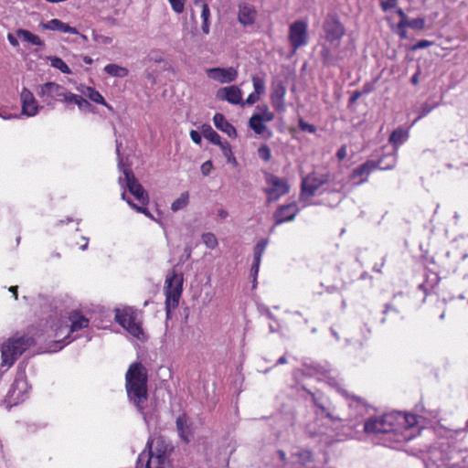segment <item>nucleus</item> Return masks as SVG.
I'll use <instances>...</instances> for the list:
<instances>
[{
  "label": "nucleus",
  "instance_id": "obj_3",
  "mask_svg": "<svg viewBox=\"0 0 468 468\" xmlns=\"http://www.w3.org/2000/svg\"><path fill=\"white\" fill-rule=\"evenodd\" d=\"M35 344L32 336L16 334L2 346L3 365L11 367L15 361L31 346Z\"/></svg>",
  "mask_w": 468,
  "mask_h": 468
},
{
  "label": "nucleus",
  "instance_id": "obj_62",
  "mask_svg": "<svg viewBox=\"0 0 468 468\" xmlns=\"http://www.w3.org/2000/svg\"><path fill=\"white\" fill-rule=\"evenodd\" d=\"M420 70L418 69L417 72L411 77L410 79V82L413 84V85H418L419 84V78H420Z\"/></svg>",
  "mask_w": 468,
  "mask_h": 468
},
{
  "label": "nucleus",
  "instance_id": "obj_41",
  "mask_svg": "<svg viewBox=\"0 0 468 468\" xmlns=\"http://www.w3.org/2000/svg\"><path fill=\"white\" fill-rule=\"evenodd\" d=\"M438 104H430L428 102H425L423 103L420 108L419 109V116L418 118L414 121V122H416L418 120L425 117L426 115H428L434 108L437 107Z\"/></svg>",
  "mask_w": 468,
  "mask_h": 468
},
{
  "label": "nucleus",
  "instance_id": "obj_49",
  "mask_svg": "<svg viewBox=\"0 0 468 468\" xmlns=\"http://www.w3.org/2000/svg\"><path fill=\"white\" fill-rule=\"evenodd\" d=\"M169 3L173 8V10L180 14L184 10V1L183 0H169Z\"/></svg>",
  "mask_w": 468,
  "mask_h": 468
},
{
  "label": "nucleus",
  "instance_id": "obj_2",
  "mask_svg": "<svg viewBox=\"0 0 468 468\" xmlns=\"http://www.w3.org/2000/svg\"><path fill=\"white\" fill-rule=\"evenodd\" d=\"M147 451L140 453L136 468H167L169 456L173 450L170 443L161 437L149 440L146 444Z\"/></svg>",
  "mask_w": 468,
  "mask_h": 468
},
{
  "label": "nucleus",
  "instance_id": "obj_18",
  "mask_svg": "<svg viewBox=\"0 0 468 468\" xmlns=\"http://www.w3.org/2000/svg\"><path fill=\"white\" fill-rule=\"evenodd\" d=\"M255 16L256 11L251 5L248 4L239 5V20L240 24L245 27L250 26L254 22Z\"/></svg>",
  "mask_w": 468,
  "mask_h": 468
},
{
  "label": "nucleus",
  "instance_id": "obj_38",
  "mask_svg": "<svg viewBox=\"0 0 468 468\" xmlns=\"http://www.w3.org/2000/svg\"><path fill=\"white\" fill-rule=\"evenodd\" d=\"M133 336L136 337L137 339H143L144 335L143 332V329L141 327L140 323L134 321L126 329Z\"/></svg>",
  "mask_w": 468,
  "mask_h": 468
},
{
  "label": "nucleus",
  "instance_id": "obj_54",
  "mask_svg": "<svg viewBox=\"0 0 468 468\" xmlns=\"http://www.w3.org/2000/svg\"><path fill=\"white\" fill-rule=\"evenodd\" d=\"M306 27H307V25H306L305 22H303V21H296V22H294L293 24H292L290 26L289 29L300 30V29H306Z\"/></svg>",
  "mask_w": 468,
  "mask_h": 468
},
{
  "label": "nucleus",
  "instance_id": "obj_39",
  "mask_svg": "<svg viewBox=\"0 0 468 468\" xmlns=\"http://www.w3.org/2000/svg\"><path fill=\"white\" fill-rule=\"evenodd\" d=\"M252 83L254 88V93H256L259 97L265 92V81L263 79L253 76Z\"/></svg>",
  "mask_w": 468,
  "mask_h": 468
},
{
  "label": "nucleus",
  "instance_id": "obj_10",
  "mask_svg": "<svg viewBox=\"0 0 468 468\" xmlns=\"http://www.w3.org/2000/svg\"><path fill=\"white\" fill-rule=\"evenodd\" d=\"M266 182L270 186V187L265 190L268 202L276 201L289 192L290 187L287 181L283 178H280L273 175H268Z\"/></svg>",
  "mask_w": 468,
  "mask_h": 468
},
{
  "label": "nucleus",
  "instance_id": "obj_5",
  "mask_svg": "<svg viewBox=\"0 0 468 468\" xmlns=\"http://www.w3.org/2000/svg\"><path fill=\"white\" fill-rule=\"evenodd\" d=\"M364 431L368 434H393L394 440L400 441L397 433V422L394 413L368 419L364 425Z\"/></svg>",
  "mask_w": 468,
  "mask_h": 468
},
{
  "label": "nucleus",
  "instance_id": "obj_15",
  "mask_svg": "<svg viewBox=\"0 0 468 468\" xmlns=\"http://www.w3.org/2000/svg\"><path fill=\"white\" fill-rule=\"evenodd\" d=\"M298 212L299 208L295 203L281 206L273 215L275 225L293 220Z\"/></svg>",
  "mask_w": 468,
  "mask_h": 468
},
{
  "label": "nucleus",
  "instance_id": "obj_64",
  "mask_svg": "<svg viewBox=\"0 0 468 468\" xmlns=\"http://www.w3.org/2000/svg\"><path fill=\"white\" fill-rule=\"evenodd\" d=\"M362 94H363V92H362V91L356 90V91L352 94V96H351V98H350V101H351V102H355L356 100H358V99L360 98V96H361Z\"/></svg>",
  "mask_w": 468,
  "mask_h": 468
},
{
  "label": "nucleus",
  "instance_id": "obj_26",
  "mask_svg": "<svg viewBox=\"0 0 468 468\" xmlns=\"http://www.w3.org/2000/svg\"><path fill=\"white\" fill-rule=\"evenodd\" d=\"M264 121H262L258 115H252L250 118L249 125L254 131L255 133L261 135L266 131V125L264 124Z\"/></svg>",
  "mask_w": 468,
  "mask_h": 468
},
{
  "label": "nucleus",
  "instance_id": "obj_8",
  "mask_svg": "<svg viewBox=\"0 0 468 468\" xmlns=\"http://www.w3.org/2000/svg\"><path fill=\"white\" fill-rule=\"evenodd\" d=\"M65 87L53 81L46 82L36 89L37 95L48 106H54L56 101H60L64 95Z\"/></svg>",
  "mask_w": 468,
  "mask_h": 468
},
{
  "label": "nucleus",
  "instance_id": "obj_11",
  "mask_svg": "<svg viewBox=\"0 0 468 468\" xmlns=\"http://www.w3.org/2000/svg\"><path fill=\"white\" fill-rule=\"evenodd\" d=\"M329 180L327 175H317L315 173L308 175L302 182V197H314L320 186L326 184Z\"/></svg>",
  "mask_w": 468,
  "mask_h": 468
},
{
  "label": "nucleus",
  "instance_id": "obj_21",
  "mask_svg": "<svg viewBox=\"0 0 468 468\" xmlns=\"http://www.w3.org/2000/svg\"><path fill=\"white\" fill-rule=\"evenodd\" d=\"M394 415L396 416L397 433H399L402 428L413 427L417 423L416 416L413 414L396 412Z\"/></svg>",
  "mask_w": 468,
  "mask_h": 468
},
{
  "label": "nucleus",
  "instance_id": "obj_25",
  "mask_svg": "<svg viewBox=\"0 0 468 468\" xmlns=\"http://www.w3.org/2000/svg\"><path fill=\"white\" fill-rule=\"evenodd\" d=\"M104 71L112 76L116 78H125L129 74V70L125 67H122L117 64H108L104 67Z\"/></svg>",
  "mask_w": 468,
  "mask_h": 468
},
{
  "label": "nucleus",
  "instance_id": "obj_32",
  "mask_svg": "<svg viewBox=\"0 0 468 468\" xmlns=\"http://www.w3.org/2000/svg\"><path fill=\"white\" fill-rule=\"evenodd\" d=\"M17 36L22 40L30 42L33 45L39 46L42 44L40 38L30 31H17Z\"/></svg>",
  "mask_w": 468,
  "mask_h": 468
},
{
  "label": "nucleus",
  "instance_id": "obj_42",
  "mask_svg": "<svg viewBox=\"0 0 468 468\" xmlns=\"http://www.w3.org/2000/svg\"><path fill=\"white\" fill-rule=\"evenodd\" d=\"M295 457L297 459L296 462H298L302 464H306L312 461V453H311V452L306 451V450L300 451L295 455Z\"/></svg>",
  "mask_w": 468,
  "mask_h": 468
},
{
  "label": "nucleus",
  "instance_id": "obj_35",
  "mask_svg": "<svg viewBox=\"0 0 468 468\" xmlns=\"http://www.w3.org/2000/svg\"><path fill=\"white\" fill-rule=\"evenodd\" d=\"M201 239L208 249H215L218 245L216 236L211 232L202 234Z\"/></svg>",
  "mask_w": 468,
  "mask_h": 468
},
{
  "label": "nucleus",
  "instance_id": "obj_47",
  "mask_svg": "<svg viewBox=\"0 0 468 468\" xmlns=\"http://www.w3.org/2000/svg\"><path fill=\"white\" fill-rule=\"evenodd\" d=\"M76 105L81 112H86L90 108V103L85 100L82 95H79Z\"/></svg>",
  "mask_w": 468,
  "mask_h": 468
},
{
  "label": "nucleus",
  "instance_id": "obj_48",
  "mask_svg": "<svg viewBox=\"0 0 468 468\" xmlns=\"http://www.w3.org/2000/svg\"><path fill=\"white\" fill-rule=\"evenodd\" d=\"M314 403L321 410L322 413L325 414V416L327 418H329L331 420H333V421H340L341 420V418L334 416L331 412H329L327 410V409L324 406L319 404L316 401V399H314Z\"/></svg>",
  "mask_w": 468,
  "mask_h": 468
},
{
  "label": "nucleus",
  "instance_id": "obj_52",
  "mask_svg": "<svg viewBox=\"0 0 468 468\" xmlns=\"http://www.w3.org/2000/svg\"><path fill=\"white\" fill-rule=\"evenodd\" d=\"M212 162L211 161H206L205 163L202 164L201 165V173L204 175V176H208L212 170Z\"/></svg>",
  "mask_w": 468,
  "mask_h": 468
},
{
  "label": "nucleus",
  "instance_id": "obj_9",
  "mask_svg": "<svg viewBox=\"0 0 468 468\" xmlns=\"http://www.w3.org/2000/svg\"><path fill=\"white\" fill-rule=\"evenodd\" d=\"M28 389L29 386L25 374L23 372L18 373L7 391L6 399L8 402L16 405L24 401L28 393Z\"/></svg>",
  "mask_w": 468,
  "mask_h": 468
},
{
  "label": "nucleus",
  "instance_id": "obj_7",
  "mask_svg": "<svg viewBox=\"0 0 468 468\" xmlns=\"http://www.w3.org/2000/svg\"><path fill=\"white\" fill-rule=\"evenodd\" d=\"M119 169L122 171L124 178L120 177L119 182L122 185L125 181V186L129 192L144 206L149 203V196L144 189L143 186L138 182L131 169L124 167L122 160H119Z\"/></svg>",
  "mask_w": 468,
  "mask_h": 468
},
{
  "label": "nucleus",
  "instance_id": "obj_46",
  "mask_svg": "<svg viewBox=\"0 0 468 468\" xmlns=\"http://www.w3.org/2000/svg\"><path fill=\"white\" fill-rule=\"evenodd\" d=\"M326 381L330 386L336 388L338 389V391L341 392L344 396L348 397L347 392L346 390L340 388L339 381L335 377H333L331 375L327 376Z\"/></svg>",
  "mask_w": 468,
  "mask_h": 468
},
{
  "label": "nucleus",
  "instance_id": "obj_19",
  "mask_svg": "<svg viewBox=\"0 0 468 468\" xmlns=\"http://www.w3.org/2000/svg\"><path fill=\"white\" fill-rule=\"evenodd\" d=\"M398 15L399 16V29L401 27H411L412 29H422L424 27V19L423 18H415L409 20L405 13L401 10H398Z\"/></svg>",
  "mask_w": 468,
  "mask_h": 468
},
{
  "label": "nucleus",
  "instance_id": "obj_33",
  "mask_svg": "<svg viewBox=\"0 0 468 468\" xmlns=\"http://www.w3.org/2000/svg\"><path fill=\"white\" fill-rule=\"evenodd\" d=\"M49 59L50 64L53 68H56L66 74L71 73V70L69 69V66L60 58L52 57Z\"/></svg>",
  "mask_w": 468,
  "mask_h": 468
},
{
  "label": "nucleus",
  "instance_id": "obj_55",
  "mask_svg": "<svg viewBox=\"0 0 468 468\" xmlns=\"http://www.w3.org/2000/svg\"><path fill=\"white\" fill-rule=\"evenodd\" d=\"M190 138L197 144H199L202 140L201 134L197 131H195V130H192L190 132Z\"/></svg>",
  "mask_w": 468,
  "mask_h": 468
},
{
  "label": "nucleus",
  "instance_id": "obj_58",
  "mask_svg": "<svg viewBox=\"0 0 468 468\" xmlns=\"http://www.w3.org/2000/svg\"><path fill=\"white\" fill-rule=\"evenodd\" d=\"M259 99H260V97L256 93L252 92V93H250L248 96V98H247L246 101L244 102V104L246 103V104H249V105H252L255 102H257L259 101Z\"/></svg>",
  "mask_w": 468,
  "mask_h": 468
},
{
  "label": "nucleus",
  "instance_id": "obj_6",
  "mask_svg": "<svg viewBox=\"0 0 468 468\" xmlns=\"http://www.w3.org/2000/svg\"><path fill=\"white\" fill-rule=\"evenodd\" d=\"M390 163L383 165L384 159L378 161H367L355 168L350 176L351 180L354 181L355 185H360L367 181L369 175L375 169L388 170L392 169L396 165V154H392L390 156Z\"/></svg>",
  "mask_w": 468,
  "mask_h": 468
},
{
  "label": "nucleus",
  "instance_id": "obj_53",
  "mask_svg": "<svg viewBox=\"0 0 468 468\" xmlns=\"http://www.w3.org/2000/svg\"><path fill=\"white\" fill-rule=\"evenodd\" d=\"M355 405L365 407L366 406V402L360 397L352 396L351 397L350 406L352 407V406H355Z\"/></svg>",
  "mask_w": 468,
  "mask_h": 468
},
{
  "label": "nucleus",
  "instance_id": "obj_37",
  "mask_svg": "<svg viewBox=\"0 0 468 468\" xmlns=\"http://www.w3.org/2000/svg\"><path fill=\"white\" fill-rule=\"evenodd\" d=\"M43 27V29H75L74 27H71L69 25L64 24L58 19L50 20L48 24H44Z\"/></svg>",
  "mask_w": 468,
  "mask_h": 468
},
{
  "label": "nucleus",
  "instance_id": "obj_20",
  "mask_svg": "<svg viewBox=\"0 0 468 468\" xmlns=\"http://www.w3.org/2000/svg\"><path fill=\"white\" fill-rule=\"evenodd\" d=\"M409 138V133L402 129L398 128L392 132V133L389 136V143L394 147V152L392 154H395L397 155L398 147L404 144Z\"/></svg>",
  "mask_w": 468,
  "mask_h": 468
},
{
  "label": "nucleus",
  "instance_id": "obj_34",
  "mask_svg": "<svg viewBox=\"0 0 468 468\" xmlns=\"http://www.w3.org/2000/svg\"><path fill=\"white\" fill-rule=\"evenodd\" d=\"M258 113L254 115H258L262 121L269 122L274 119V114L269 111L268 106H257Z\"/></svg>",
  "mask_w": 468,
  "mask_h": 468
},
{
  "label": "nucleus",
  "instance_id": "obj_31",
  "mask_svg": "<svg viewBox=\"0 0 468 468\" xmlns=\"http://www.w3.org/2000/svg\"><path fill=\"white\" fill-rule=\"evenodd\" d=\"M268 245L267 239H261L260 240L256 246L254 247V259L253 261L261 262L262 255L265 252V250Z\"/></svg>",
  "mask_w": 468,
  "mask_h": 468
},
{
  "label": "nucleus",
  "instance_id": "obj_63",
  "mask_svg": "<svg viewBox=\"0 0 468 468\" xmlns=\"http://www.w3.org/2000/svg\"><path fill=\"white\" fill-rule=\"evenodd\" d=\"M372 90H373V85H372V84H370V83H366V84L363 86L362 92H363L364 94L370 93Z\"/></svg>",
  "mask_w": 468,
  "mask_h": 468
},
{
  "label": "nucleus",
  "instance_id": "obj_29",
  "mask_svg": "<svg viewBox=\"0 0 468 468\" xmlns=\"http://www.w3.org/2000/svg\"><path fill=\"white\" fill-rule=\"evenodd\" d=\"M115 319L119 324H121L123 328L127 329V327L133 323L134 317L131 313H128L126 311L120 312L118 311L115 315Z\"/></svg>",
  "mask_w": 468,
  "mask_h": 468
},
{
  "label": "nucleus",
  "instance_id": "obj_12",
  "mask_svg": "<svg viewBox=\"0 0 468 468\" xmlns=\"http://www.w3.org/2000/svg\"><path fill=\"white\" fill-rule=\"evenodd\" d=\"M207 75L208 78L217 80L220 83H229L237 79L238 71L236 69L232 67L212 68L207 69Z\"/></svg>",
  "mask_w": 468,
  "mask_h": 468
},
{
  "label": "nucleus",
  "instance_id": "obj_57",
  "mask_svg": "<svg viewBox=\"0 0 468 468\" xmlns=\"http://www.w3.org/2000/svg\"><path fill=\"white\" fill-rule=\"evenodd\" d=\"M346 155H347L346 146V145H342V146L338 149V151H337V153H336V156H337V158H338L340 161H342V160H344V159L346 157Z\"/></svg>",
  "mask_w": 468,
  "mask_h": 468
},
{
  "label": "nucleus",
  "instance_id": "obj_56",
  "mask_svg": "<svg viewBox=\"0 0 468 468\" xmlns=\"http://www.w3.org/2000/svg\"><path fill=\"white\" fill-rule=\"evenodd\" d=\"M260 264H261V262H257V261H253V263H252L250 271H251V275L253 276V282H256L257 275H258L259 269H260Z\"/></svg>",
  "mask_w": 468,
  "mask_h": 468
},
{
  "label": "nucleus",
  "instance_id": "obj_27",
  "mask_svg": "<svg viewBox=\"0 0 468 468\" xmlns=\"http://www.w3.org/2000/svg\"><path fill=\"white\" fill-rule=\"evenodd\" d=\"M202 133L204 137L210 143L216 145L221 144L222 140L220 135L216 131H214L210 125H203Z\"/></svg>",
  "mask_w": 468,
  "mask_h": 468
},
{
  "label": "nucleus",
  "instance_id": "obj_44",
  "mask_svg": "<svg viewBox=\"0 0 468 468\" xmlns=\"http://www.w3.org/2000/svg\"><path fill=\"white\" fill-rule=\"evenodd\" d=\"M91 37L98 44L101 45H107L112 42V38L109 37L102 36L101 34H99L97 31H90Z\"/></svg>",
  "mask_w": 468,
  "mask_h": 468
},
{
  "label": "nucleus",
  "instance_id": "obj_60",
  "mask_svg": "<svg viewBox=\"0 0 468 468\" xmlns=\"http://www.w3.org/2000/svg\"><path fill=\"white\" fill-rule=\"evenodd\" d=\"M430 45H431V42H430L428 40H421V41L417 42L413 46V49L424 48L426 47H429Z\"/></svg>",
  "mask_w": 468,
  "mask_h": 468
},
{
  "label": "nucleus",
  "instance_id": "obj_23",
  "mask_svg": "<svg viewBox=\"0 0 468 468\" xmlns=\"http://www.w3.org/2000/svg\"><path fill=\"white\" fill-rule=\"evenodd\" d=\"M78 90L81 93V95L89 98L93 102L105 103V100L102 95L92 87L80 86L78 88Z\"/></svg>",
  "mask_w": 468,
  "mask_h": 468
},
{
  "label": "nucleus",
  "instance_id": "obj_45",
  "mask_svg": "<svg viewBox=\"0 0 468 468\" xmlns=\"http://www.w3.org/2000/svg\"><path fill=\"white\" fill-rule=\"evenodd\" d=\"M210 16V11L207 4H204L202 6V12H201V17L203 19V26L202 29H207L208 28V18Z\"/></svg>",
  "mask_w": 468,
  "mask_h": 468
},
{
  "label": "nucleus",
  "instance_id": "obj_24",
  "mask_svg": "<svg viewBox=\"0 0 468 468\" xmlns=\"http://www.w3.org/2000/svg\"><path fill=\"white\" fill-rule=\"evenodd\" d=\"M289 40L292 46V53L306 43V31H290Z\"/></svg>",
  "mask_w": 468,
  "mask_h": 468
},
{
  "label": "nucleus",
  "instance_id": "obj_13",
  "mask_svg": "<svg viewBox=\"0 0 468 468\" xmlns=\"http://www.w3.org/2000/svg\"><path fill=\"white\" fill-rule=\"evenodd\" d=\"M216 97L218 100L226 101L231 104L244 105V102L242 101V90L236 85L218 89Z\"/></svg>",
  "mask_w": 468,
  "mask_h": 468
},
{
  "label": "nucleus",
  "instance_id": "obj_36",
  "mask_svg": "<svg viewBox=\"0 0 468 468\" xmlns=\"http://www.w3.org/2000/svg\"><path fill=\"white\" fill-rule=\"evenodd\" d=\"M78 97V94L69 92L67 89H65L64 95H62L60 101L64 102L66 107L69 109L71 105H76Z\"/></svg>",
  "mask_w": 468,
  "mask_h": 468
},
{
  "label": "nucleus",
  "instance_id": "obj_40",
  "mask_svg": "<svg viewBox=\"0 0 468 468\" xmlns=\"http://www.w3.org/2000/svg\"><path fill=\"white\" fill-rule=\"evenodd\" d=\"M218 145L220 147L222 154L227 158L228 162H230L231 160L236 162V159L233 157L230 144L227 141H221V144Z\"/></svg>",
  "mask_w": 468,
  "mask_h": 468
},
{
  "label": "nucleus",
  "instance_id": "obj_4",
  "mask_svg": "<svg viewBox=\"0 0 468 468\" xmlns=\"http://www.w3.org/2000/svg\"><path fill=\"white\" fill-rule=\"evenodd\" d=\"M183 274L176 273L175 270L169 271L165 277V311L169 317L171 311L178 306L179 300L183 292Z\"/></svg>",
  "mask_w": 468,
  "mask_h": 468
},
{
  "label": "nucleus",
  "instance_id": "obj_43",
  "mask_svg": "<svg viewBox=\"0 0 468 468\" xmlns=\"http://www.w3.org/2000/svg\"><path fill=\"white\" fill-rule=\"evenodd\" d=\"M258 155L261 159L264 160L265 162H269L271 158V149L267 145H261L258 149Z\"/></svg>",
  "mask_w": 468,
  "mask_h": 468
},
{
  "label": "nucleus",
  "instance_id": "obj_61",
  "mask_svg": "<svg viewBox=\"0 0 468 468\" xmlns=\"http://www.w3.org/2000/svg\"><path fill=\"white\" fill-rule=\"evenodd\" d=\"M7 38L11 45H13L14 47L18 46V41L15 35H13L12 33H9L7 36Z\"/></svg>",
  "mask_w": 468,
  "mask_h": 468
},
{
  "label": "nucleus",
  "instance_id": "obj_16",
  "mask_svg": "<svg viewBox=\"0 0 468 468\" xmlns=\"http://www.w3.org/2000/svg\"><path fill=\"white\" fill-rule=\"evenodd\" d=\"M176 429L179 436L186 441L188 442L192 436L191 422L186 414H182L176 419Z\"/></svg>",
  "mask_w": 468,
  "mask_h": 468
},
{
  "label": "nucleus",
  "instance_id": "obj_59",
  "mask_svg": "<svg viewBox=\"0 0 468 468\" xmlns=\"http://www.w3.org/2000/svg\"><path fill=\"white\" fill-rule=\"evenodd\" d=\"M342 34H341V31H337V30H335V31H327V35H326V38L327 39H339L341 37Z\"/></svg>",
  "mask_w": 468,
  "mask_h": 468
},
{
  "label": "nucleus",
  "instance_id": "obj_51",
  "mask_svg": "<svg viewBox=\"0 0 468 468\" xmlns=\"http://www.w3.org/2000/svg\"><path fill=\"white\" fill-rule=\"evenodd\" d=\"M398 4V0H382L380 2V6L383 11H388L389 9L394 8Z\"/></svg>",
  "mask_w": 468,
  "mask_h": 468
},
{
  "label": "nucleus",
  "instance_id": "obj_50",
  "mask_svg": "<svg viewBox=\"0 0 468 468\" xmlns=\"http://www.w3.org/2000/svg\"><path fill=\"white\" fill-rule=\"evenodd\" d=\"M299 127H300V129H301L302 131H303V132H308V133H315V131H316V128H315V126H314V125L310 124V123H308V122H304V121H303V120H302V119L299 121Z\"/></svg>",
  "mask_w": 468,
  "mask_h": 468
},
{
  "label": "nucleus",
  "instance_id": "obj_30",
  "mask_svg": "<svg viewBox=\"0 0 468 468\" xmlns=\"http://www.w3.org/2000/svg\"><path fill=\"white\" fill-rule=\"evenodd\" d=\"M189 201V195L187 192H184L180 195V197L176 199L171 205V210L173 212H176L180 209L186 207Z\"/></svg>",
  "mask_w": 468,
  "mask_h": 468
},
{
  "label": "nucleus",
  "instance_id": "obj_1",
  "mask_svg": "<svg viewBox=\"0 0 468 468\" xmlns=\"http://www.w3.org/2000/svg\"><path fill=\"white\" fill-rule=\"evenodd\" d=\"M125 388L129 400L143 412L144 405L147 401V372L140 363L130 365L125 375Z\"/></svg>",
  "mask_w": 468,
  "mask_h": 468
},
{
  "label": "nucleus",
  "instance_id": "obj_28",
  "mask_svg": "<svg viewBox=\"0 0 468 468\" xmlns=\"http://www.w3.org/2000/svg\"><path fill=\"white\" fill-rule=\"evenodd\" d=\"M71 319V326H70V332H76L79 330H81L83 328L88 327L89 325V320L81 315H73L70 317Z\"/></svg>",
  "mask_w": 468,
  "mask_h": 468
},
{
  "label": "nucleus",
  "instance_id": "obj_14",
  "mask_svg": "<svg viewBox=\"0 0 468 468\" xmlns=\"http://www.w3.org/2000/svg\"><path fill=\"white\" fill-rule=\"evenodd\" d=\"M22 102V113L32 117L37 114L40 106L37 104L33 93L27 88H24L20 94Z\"/></svg>",
  "mask_w": 468,
  "mask_h": 468
},
{
  "label": "nucleus",
  "instance_id": "obj_22",
  "mask_svg": "<svg viewBox=\"0 0 468 468\" xmlns=\"http://www.w3.org/2000/svg\"><path fill=\"white\" fill-rule=\"evenodd\" d=\"M285 92H286V90H285V88L282 84H279L273 90V91L271 93V99L272 106L276 110L280 111V110L283 109V107H284Z\"/></svg>",
  "mask_w": 468,
  "mask_h": 468
},
{
  "label": "nucleus",
  "instance_id": "obj_17",
  "mask_svg": "<svg viewBox=\"0 0 468 468\" xmlns=\"http://www.w3.org/2000/svg\"><path fill=\"white\" fill-rule=\"evenodd\" d=\"M213 122L217 129L227 133L231 138L237 137L236 128L227 121L223 114L216 113L213 117Z\"/></svg>",
  "mask_w": 468,
  "mask_h": 468
}]
</instances>
